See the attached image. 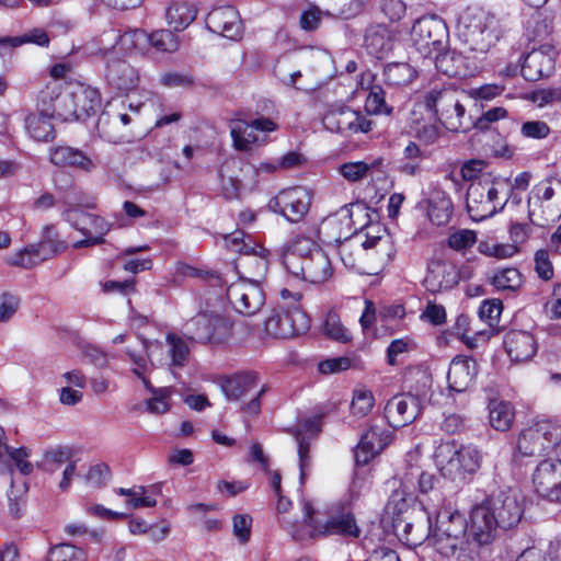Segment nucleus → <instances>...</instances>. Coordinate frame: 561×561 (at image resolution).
Listing matches in <instances>:
<instances>
[{"label": "nucleus", "mask_w": 561, "mask_h": 561, "mask_svg": "<svg viewBox=\"0 0 561 561\" xmlns=\"http://www.w3.org/2000/svg\"><path fill=\"white\" fill-rule=\"evenodd\" d=\"M474 531L472 508L469 523L458 510L443 507L436 514L435 524H431L430 546L444 558L473 561L480 548L489 545L480 541Z\"/></svg>", "instance_id": "obj_1"}, {"label": "nucleus", "mask_w": 561, "mask_h": 561, "mask_svg": "<svg viewBox=\"0 0 561 561\" xmlns=\"http://www.w3.org/2000/svg\"><path fill=\"white\" fill-rule=\"evenodd\" d=\"M473 528L480 541L492 543L499 531L515 529L524 516V499L513 488L493 492L474 505Z\"/></svg>", "instance_id": "obj_2"}, {"label": "nucleus", "mask_w": 561, "mask_h": 561, "mask_svg": "<svg viewBox=\"0 0 561 561\" xmlns=\"http://www.w3.org/2000/svg\"><path fill=\"white\" fill-rule=\"evenodd\" d=\"M411 39L415 49L424 57L433 59L438 71L456 73L457 70L448 61H461V55L447 50L448 28L445 22L428 15L417 19L411 28Z\"/></svg>", "instance_id": "obj_3"}, {"label": "nucleus", "mask_w": 561, "mask_h": 561, "mask_svg": "<svg viewBox=\"0 0 561 561\" xmlns=\"http://www.w3.org/2000/svg\"><path fill=\"white\" fill-rule=\"evenodd\" d=\"M280 299L265 321V331L276 339H293L305 334L310 329L311 320L300 301L302 295L283 288Z\"/></svg>", "instance_id": "obj_4"}, {"label": "nucleus", "mask_w": 561, "mask_h": 561, "mask_svg": "<svg viewBox=\"0 0 561 561\" xmlns=\"http://www.w3.org/2000/svg\"><path fill=\"white\" fill-rule=\"evenodd\" d=\"M457 31L461 44L478 54L488 53L500 38L495 16L480 8L466 9L459 16Z\"/></svg>", "instance_id": "obj_5"}, {"label": "nucleus", "mask_w": 561, "mask_h": 561, "mask_svg": "<svg viewBox=\"0 0 561 561\" xmlns=\"http://www.w3.org/2000/svg\"><path fill=\"white\" fill-rule=\"evenodd\" d=\"M304 527L291 531V536L297 541L327 537L332 535L345 537H359L360 530L356 524L352 512L344 511L341 514L332 515L325 524H320L313 517L314 510L310 502H305Z\"/></svg>", "instance_id": "obj_6"}, {"label": "nucleus", "mask_w": 561, "mask_h": 561, "mask_svg": "<svg viewBox=\"0 0 561 561\" xmlns=\"http://www.w3.org/2000/svg\"><path fill=\"white\" fill-rule=\"evenodd\" d=\"M401 507L397 517L393 518V531L397 537L409 547L422 545L425 540L430 542L431 516L421 507L403 508L408 506L407 500L400 497Z\"/></svg>", "instance_id": "obj_7"}, {"label": "nucleus", "mask_w": 561, "mask_h": 561, "mask_svg": "<svg viewBox=\"0 0 561 561\" xmlns=\"http://www.w3.org/2000/svg\"><path fill=\"white\" fill-rule=\"evenodd\" d=\"M561 190V182L547 179L535 185L528 196V218L531 224L545 226L559 217L561 202L553 199L556 191Z\"/></svg>", "instance_id": "obj_8"}, {"label": "nucleus", "mask_w": 561, "mask_h": 561, "mask_svg": "<svg viewBox=\"0 0 561 561\" xmlns=\"http://www.w3.org/2000/svg\"><path fill=\"white\" fill-rule=\"evenodd\" d=\"M561 428L550 421H541L524 430L517 440V450L523 456H540L557 447Z\"/></svg>", "instance_id": "obj_9"}, {"label": "nucleus", "mask_w": 561, "mask_h": 561, "mask_svg": "<svg viewBox=\"0 0 561 561\" xmlns=\"http://www.w3.org/2000/svg\"><path fill=\"white\" fill-rule=\"evenodd\" d=\"M229 319L218 313H198L185 324L188 340L197 343H221L231 335Z\"/></svg>", "instance_id": "obj_10"}, {"label": "nucleus", "mask_w": 561, "mask_h": 561, "mask_svg": "<svg viewBox=\"0 0 561 561\" xmlns=\"http://www.w3.org/2000/svg\"><path fill=\"white\" fill-rule=\"evenodd\" d=\"M64 218L85 237L73 244L76 249L104 243V236L111 229V225L105 219L98 215L87 213L79 207L67 209L64 213Z\"/></svg>", "instance_id": "obj_11"}, {"label": "nucleus", "mask_w": 561, "mask_h": 561, "mask_svg": "<svg viewBox=\"0 0 561 561\" xmlns=\"http://www.w3.org/2000/svg\"><path fill=\"white\" fill-rule=\"evenodd\" d=\"M324 128L331 133L352 136L358 133L371 130L374 122L369 119L368 113L353 110L348 106L330 108L322 117Z\"/></svg>", "instance_id": "obj_12"}, {"label": "nucleus", "mask_w": 561, "mask_h": 561, "mask_svg": "<svg viewBox=\"0 0 561 561\" xmlns=\"http://www.w3.org/2000/svg\"><path fill=\"white\" fill-rule=\"evenodd\" d=\"M312 202L310 192L302 186L280 191L270 199L268 208L293 224L304 220Z\"/></svg>", "instance_id": "obj_13"}, {"label": "nucleus", "mask_w": 561, "mask_h": 561, "mask_svg": "<svg viewBox=\"0 0 561 561\" xmlns=\"http://www.w3.org/2000/svg\"><path fill=\"white\" fill-rule=\"evenodd\" d=\"M497 190L489 183H471L467 191L466 206L470 218L481 221L492 217L504 204L497 203Z\"/></svg>", "instance_id": "obj_14"}, {"label": "nucleus", "mask_w": 561, "mask_h": 561, "mask_svg": "<svg viewBox=\"0 0 561 561\" xmlns=\"http://www.w3.org/2000/svg\"><path fill=\"white\" fill-rule=\"evenodd\" d=\"M227 298L236 311L244 316L255 314L265 302V295L259 283L245 278L228 286Z\"/></svg>", "instance_id": "obj_15"}, {"label": "nucleus", "mask_w": 561, "mask_h": 561, "mask_svg": "<svg viewBox=\"0 0 561 561\" xmlns=\"http://www.w3.org/2000/svg\"><path fill=\"white\" fill-rule=\"evenodd\" d=\"M457 100L458 95L455 90L433 88L424 94L422 104L446 129H455L461 126L456 116L451 115V108H458Z\"/></svg>", "instance_id": "obj_16"}, {"label": "nucleus", "mask_w": 561, "mask_h": 561, "mask_svg": "<svg viewBox=\"0 0 561 561\" xmlns=\"http://www.w3.org/2000/svg\"><path fill=\"white\" fill-rule=\"evenodd\" d=\"M457 100L458 95L455 90L433 88L424 94L422 104L446 129H455L461 126L456 116L451 115V108H458Z\"/></svg>", "instance_id": "obj_17"}, {"label": "nucleus", "mask_w": 561, "mask_h": 561, "mask_svg": "<svg viewBox=\"0 0 561 561\" xmlns=\"http://www.w3.org/2000/svg\"><path fill=\"white\" fill-rule=\"evenodd\" d=\"M277 125L271 118L260 117L248 123L243 119L232 121L230 134L236 149L247 151L253 145H261L266 141L265 136L259 133H271L276 130Z\"/></svg>", "instance_id": "obj_18"}, {"label": "nucleus", "mask_w": 561, "mask_h": 561, "mask_svg": "<svg viewBox=\"0 0 561 561\" xmlns=\"http://www.w3.org/2000/svg\"><path fill=\"white\" fill-rule=\"evenodd\" d=\"M533 484L538 495L561 503V460H542L533 474Z\"/></svg>", "instance_id": "obj_19"}, {"label": "nucleus", "mask_w": 561, "mask_h": 561, "mask_svg": "<svg viewBox=\"0 0 561 561\" xmlns=\"http://www.w3.org/2000/svg\"><path fill=\"white\" fill-rule=\"evenodd\" d=\"M420 413V399L410 393L392 397L385 407V417L393 428L411 424Z\"/></svg>", "instance_id": "obj_20"}, {"label": "nucleus", "mask_w": 561, "mask_h": 561, "mask_svg": "<svg viewBox=\"0 0 561 561\" xmlns=\"http://www.w3.org/2000/svg\"><path fill=\"white\" fill-rule=\"evenodd\" d=\"M38 106H43L48 115L65 122L72 121L76 116L72 90L60 92L57 85H48L41 91Z\"/></svg>", "instance_id": "obj_21"}, {"label": "nucleus", "mask_w": 561, "mask_h": 561, "mask_svg": "<svg viewBox=\"0 0 561 561\" xmlns=\"http://www.w3.org/2000/svg\"><path fill=\"white\" fill-rule=\"evenodd\" d=\"M390 433L380 426L371 425L367 432L360 436L354 458L357 466L367 465L376 455L381 453L390 443Z\"/></svg>", "instance_id": "obj_22"}, {"label": "nucleus", "mask_w": 561, "mask_h": 561, "mask_svg": "<svg viewBox=\"0 0 561 561\" xmlns=\"http://www.w3.org/2000/svg\"><path fill=\"white\" fill-rule=\"evenodd\" d=\"M458 282L459 273L454 265L434 260L428 263L423 285L427 291L437 294L454 288Z\"/></svg>", "instance_id": "obj_23"}, {"label": "nucleus", "mask_w": 561, "mask_h": 561, "mask_svg": "<svg viewBox=\"0 0 561 561\" xmlns=\"http://www.w3.org/2000/svg\"><path fill=\"white\" fill-rule=\"evenodd\" d=\"M297 267L298 270L288 268L287 271L313 284L323 283L332 275L330 259L323 250H316L307 260L300 261Z\"/></svg>", "instance_id": "obj_24"}, {"label": "nucleus", "mask_w": 561, "mask_h": 561, "mask_svg": "<svg viewBox=\"0 0 561 561\" xmlns=\"http://www.w3.org/2000/svg\"><path fill=\"white\" fill-rule=\"evenodd\" d=\"M105 78L107 83L121 92H128L137 87V70L124 59L107 56Z\"/></svg>", "instance_id": "obj_25"}, {"label": "nucleus", "mask_w": 561, "mask_h": 561, "mask_svg": "<svg viewBox=\"0 0 561 561\" xmlns=\"http://www.w3.org/2000/svg\"><path fill=\"white\" fill-rule=\"evenodd\" d=\"M206 26L213 33L231 39L237 38L241 32L238 11L231 5L211 10L207 14Z\"/></svg>", "instance_id": "obj_26"}, {"label": "nucleus", "mask_w": 561, "mask_h": 561, "mask_svg": "<svg viewBox=\"0 0 561 561\" xmlns=\"http://www.w3.org/2000/svg\"><path fill=\"white\" fill-rule=\"evenodd\" d=\"M322 416L317 415L299 423L296 431V440L298 444L300 481L304 482L306 472L311 466L309 456L311 436H316L321 432Z\"/></svg>", "instance_id": "obj_27"}, {"label": "nucleus", "mask_w": 561, "mask_h": 561, "mask_svg": "<svg viewBox=\"0 0 561 561\" xmlns=\"http://www.w3.org/2000/svg\"><path fill=\"white\" fill-rule=\"evenodd\" d=\"M477 373V363L471 357H454L447 374L448 389L455 392L466 391L472 385Z\"/></svg>", "instance_id": "obj_28"}, {"label": "nucleus", "mask_w": 561, "mask_h": 561, "mask_svg": "<svg viewBox=\"0 0 561 561\" xmlns=\"http://www.w3.org/2000/svg\"><path fill=\"white\" fill-rule=\"evenodd\" d=\"M554 68V57L551 48L543 47L528 53L522 64V75L527 81H537L550 76Z\"/></svg>", "instance_id": "obj_29"}, {"label": "nucleus", "mask_w": 561, "mask_h": 561, "mask_svg": "<svg viewBox=\"0 0 561 561\" xmlns=\"http://www.w3.org/2000/svg\"><path fill=\"white\" fill-rule=\"evenodd\" d=\"M503 344L514 362H526L537 352V342L528 331L510 330L504 336Z\"/></svg>", "instance_id": "obj_30"}, {"label": "nucleus", "mask_w": 561, "mask_h": 561, "mask_svg": "<svg viewBox=\"0 0 561 561\" xmlns=\"http://www.w3.org/2000/svg\"><path fill=\"white\" fill-rule=\"evenodd\" d=\"M364 46L368 54L382 58L392 50L393 38L387 26L382 24L369 25L364 35Z\"/></svg>", "instance_id": "obj_31"}, {"label": "nucleus", "mask_w": 561, "mask_h": 561, "mask_svg": "<svg viewBox=\"0 0 561 561\" xmlns=\"http://www.w3.org/2000/svg\"><path fill=\"white\" fill-rule=\"evenodd\" d=\"M259 386L255 373L237 374L221 382V390L230 401H238L256 390Z\"/></svg>", "instance_id": "obj_32"}, {"label": "nucleus", "mask_w": 561, "mask_h": 561, "mask_svg": "<svg viewBox=\"0 0 561 561\" xmlns=\"http://www.w3.org/2000/svg\"><path fill=\"white\" fill-rule=\"evenodd\" d=\"M50 161L58 167L76 168L87 172L94 168V163L83 151L69 146L51 149Z\"/></svg>", "instance_id": "obj_33"}, {"label": "nucleus", "mask_w": 561, "mask_h": 561, "mask_svg": "<svg viewBox=\"0 0 561 561\" xmlns=\"http://www.w3.org/2000/svg\"><path fill=\"white\" fill-rule=\"evenodd\" d=\"M316 250H322L314 241L306 237H297L287 243L283 254V264L286 270L296 268L300 261L307 260Z\"/></svg>", "instance_id": "obj_34"}, {"label": "nucleus", "mask_w": 561, "mask_h": 561, "mask_svg": "<svg viewBox=\"0 0 561 561\" xmlns=\"http://www.w3.org/2000/svg\"><path fill=\"white\" fill-rule=\"evenodd\" d=\"M76 116L75 119H85L101 106V95L96 89L79 84L72 89Z\"/></svg>", "instance_id": "obj_35"}, {"label": "nucleus", "mask_w": 561, "mask_h": 561, "mask_svg": "<svg viewBox=\"0 0 561 561\" xmlns=\"http://www.w3.org/2000/svg\"><path fill=\"white\" fill-rule=\"evenodd\" d=\"M140 38H147L152 47L163 53H174L179 49V41L174 33L169 30H160L151 33L149 36L145 32L135 30L133 32L125 33L122 41H138Z\"/></svg>", "instance_id": "obj_36"}, {"label": "nucleus", "mask_w": 561, "mask_h": 561, "mask_svg": "<svg viewBox=\"0 0 561 561\" xmlns=\"http://www.w3.org/2000/svg\"><path fill=\"white\" fill-rule=\"evenodd\" d=\"M38 113L30 114L25 119V127L30 136L37 141H50L55 138V128L51 119L43 106H38Z\"/></svg>", "instance_id": "obj_37"}, {"label": "nucleus", "mask_w": 561, "mask_h": 561, "mask_svg": "<svg viewBox=\"0 0 561 561\" xmlns=\"http://www.w3.org/2000/svg\"><path fill=\"white\" fill-rule=\"evenodd\" d=\"M197 15L196 8L184 0L173 1L167 9V21L175 31L186 28Z\"/></svg>", "instance_id": "obj_38"}, {"label": "nucleus", "mask_w": 561, "mask_h": 561, "mask_svg": "<svg viewBox=\"0 0 561 561\" xmlns=\"http://www.w3.org/2000/svg\"><path fill=\"white\" fill-rule=\"evenodd\" d=\"M489 423L500 432L508 431L515 420V410L507 401L493 399L489 402Z\"/></svg>", "instance_id": "obj_39"}, {"label": "nucleus", "mask_w": 561, "mask_h": 561, "mask_svg": "<svg viewBox=\"0 0 561 561\" xmlns=\"http://www.w3.org/2000/svg\"><path fill=\"white\" fill-rule=\"evenodd\" d=\"M436 460L445 474L453 478L463 477L458 448L454 444H443L437 448Z\"/></svg>", "instance_id": "obj_40"}, {"label": "nucleus", "mask_w": 561, "mask_h": 561, "mask_svg": "<svg viewBox=\"0 0 561 561\" xmlns=\"http://www.w3.org/2000/svg\"><path fill=\"white\" fill-rule=\"evenodd\" d=\"M491 284L496 290L516 293L524 284V276L515 267L497 270L491 277Z\"/></svg>", "instance_id": "obj_41"}, {"label": "nucleus", "mask_w": 561, "mask_h": 561, "mask_svg": "<svg viewBox=\"0 0 561 561\" xmlns=\"http://www.w3.org/2000/svg\"><path fill=\"white\" fill-rule=\"evenodd\" d=\"M33 245L43 262L61 253L67 248L66 243L58 239V233L54 226L44 227L42 240Z\"/></svg>", "instance_id": "obj_42"}, {"label": "nucleus", "mask_w": 561, "mask_h": 561, "mask_svg": "<svg viewBox=\"0 0 561 561\" xmlns=\"http://www.w3.org/2000/svg\"><path fill=\"white\" fill-rule=\"evenodd\" d=\"M165 341L169 345L170 366L172 368L186 366L191 357V348L187 341L175 333H168Z\"/></svg>", "instance_id": "obj_43"}, {"label": "nucleus", "mask_w": 561, "mask_h": 561, "mask_svg": "<svg viewBox=\"0 0 561 561\" xmlns=\"http://www.w3.org/2000/svg\"><path fill=\"white\" fill-rule=\"evenodd\" d=\"M238 163H225L219 170L220 191L226 199L238 198L241 190V181L237 176Z\"/></svg>", "instance_id": "obj_44"}, {"label": "nucleus", "mask_w": 561, "mask_h": 561, "mask_svg": "<svg viewBox=\"0 0 561 561\" xmlns=\"http://www.w3.org/2000/svg\"><path fill=\"white\" fill-rule=\"evenodd\" d=\"M389 85H407L417 76V71L408 62H390L383 69Z\"/></svg>", "instance_id": "obj_45"}, {"label": "nucleus", "mask_w": 561, "mask_h": 561, "mask_svg": "<svg viewBox=\"0 0 561 561\" xmlns=\"http://www.w3.org/2000/svg\"><path fill=\"white\" fill-rule=\"evenodd\" d=\"M414 480H417V486L421 493H427L434 488L435 476L428 472H420L417 468H411L410 472H408L403 480L402 492L396 491L392 496L389 505L393 502H397L400 497H403V494L407 493L405 490H409L411 485L414 484Z\"/></svg>", "instance_id": "obj_46"}, {"label": "nucleus", "mask_w": 561, "mask_h": 561, "mask_svg": "<svg viewBox=\"0 0 561 561\" xmlns=\"http://www.w3.org/2000/svg\"><path fill=\"white\" fill-rule=\"evenodd\" d=\"M453 214V203L449 197L438 195L430 199L428 217L437 226L446 225Z\"/></svg>", "instance_id": "obj_47"}, {"label": "nucleus", "mask_w": 561, "mask_h": 561, "mask_svg": "<svg viewBox=\"0 0 561 561\" xmlns=\"http://www.w3.org/2000/svg\"><path fill=\"white\" fill-rule=\"evenodd\" d=\"M84 549L70 543H59L50 548L47 561H87Z\"/></svg>", "instance_id": "obj_48"}, {"label": "nucleus", "mask_w": 561, "mask_h": 561, "mask_svg": "<svg viewBox=\"0 0 561 561\" xmlns=\"http://www.w3.org/2000/svg\"><path fill=\"white\" fill-rule=\"evenodd\" d=\"M72 457L71 449L65 446H56L44 453L43 462L38 467L47 472H55L62 463Z\"/></svg>", "instance_id": "obj_49"}, {"label": "nucleus", "mask_w": 561, "mask_h": 561, "mask_svg": "<svg viewBox=\"0 0 561 561\" xmlns=\"http://www.w3.org/2000/svg\"><path fill=\"white\" fill-rule=\"evenodd\" d=\"M323 332L330 339L341 343H347L352 339L350 331L342 324L339 314L334 311L328 312L323 323Z\"/></svg>", "instance_id": "obj_50"}, {"label": "nucleus", "mask_w": 561, "mask_h": 561, "mask_svg": "<svg viewBox=\"0 0 561 561\" xmlns=\"http://www.w3.org/2000/svg\"><path fill=\"white\" fill-rule=\"evenodd\" d=\"M153 397L147 400V410L152 414H162L170 410V403L168 402L171 397L173 389L172 387L153 388L148 389Z\"/></svg>", "instance_id": "obj_51"}, {"label": "nucleus", "mask_w": 561, "mask_h": 561, "mask_svg": "<svg viewBox=\"0 0 561 561\" xmlns=\"http://www.w3.org/2000/svg\"><path fill=\"white\" fill-rule=\"evenodd\" d=\"M24 43H34L39 46H48L49 37L44 30L34 28L23 36L0 38V46L10 45L12 47H18Z\"/></svg>", "instance_id": "obj_52"}, {"label": "nucleus", "mask_w": 561, "mask_h": 561, "mask_svg": "<svg viewBox=\"0 0 561 561\" xmlns=\"http://www.w3.org/2000/svg\"><path fill=\"white\" fill-rule=\"evenodd\" d=\"M30 454L31 451L26 447L12 448L8 446L7 460L11 466V471L8 472H13L14 465L22 474H31L33 471V465L26 460L30 457Z\"/></svg>", "instance_id": "obj_53"}, {"label": "nucleus", "mask_w": 561, "mask_h": 561, "mask_svg": "<svg viewBox=\"0 0 561 561\" xmlns=\"http://www.w3.org/2000/svg\"><path fill=\"white\" fill-rule=\"evenodd\" d=\"M343 264L348 268H355L360 255L359 241L356 238H347L341 241L337 248Z\"/></svg>", "instance_id": "obj_54"}, {"label": "nucleus", "mask_w": 561, "mask_h": 561, "mask_svg": "<svg viewBox=\"0 0 561 561\" xmlns=\"http://www.w3.org/2000/svg\"><path fill=\"white\" fill-rule=\"evenodd\" d=\"M478 250L486 256L496 259H508L518 252V248L515 244H500L488 241H481L478 245Z\"/></svg>", "instance_id": "obj_55"}, {"label": "nucleus", "mask_w": 561, "mask_h": 561, "mask_svg": "<svg viewBox=\"0 0 561 561\" xmlns=\"http://www.w3.org/2000/svg\"><path fill=\"white\" fill-rule=\"evenodd\" d=\"M374 401V396L369 390L357 389L353 394L351 411L354 415L365 416L373 409Z\"/></svg>", "instance_id": "obj_56"}, {"label": "nucleus", "mask_w": 561, "mask_h": 561, "mask_svg": "<svg viewBox=\"0 0 561 561\" xmlns=\"http://www.w3.org/2000/svg\"><path fill=\"white\" fill-rule=\"evenodd\" d=\"M10 265L20 266L23 268H32L39 263H42V259L38 255L35 247L33 244L24 248L20 252L15 253L8 260Z\"/></svg>", "instance_id": "obj_57"}, {"label": "nucleus", "mask_w": 561, "mask_h": 561, "mask_svg": "<svg viewBox=\"0 0 561 561\" xmlns=\"http://www.w3.org/2000/svg\"><path fill=\"white\" fill-rule=\"evenodd\" d=\"M477 241V233L473 230L461 229L448 237V245L455 251H463L471 248Z\"/></svg>", "instance_id": "obj_58"}, {"label": "nucleus", "mask_w": 561, "mask_h": 561, "mask_svg": "<svg viewBox=\"0 0 561 561\" xmlns=\"http://www.w3.org/2000/svg\"><path fill=\"white\" fill-rule=\"evenodd\" d=\"M462 473H473L480 468V453L471 447L458 448Z\"/></svg>", "instance_id": "obj_59"}, {"label": "nucleus", "mask_w": 561, "mask_h": 561, "mask_svg": "<svg viewBox=\"0 0 561 561\" xmlns=\"http://www.w3.org/2000/svg\"><path fill=\"white\" fill-rule=\"evenodd\" d=\"M233 535L240 543H247L251 537L252 517L249 514H237L232 518Z\"/></svg>", "instance_id": "obj_60"}, {"label": "nucleus", "mask_w": 561, "mask_h": 561, "mask_svg": "<svg viewBox=\"0 0 561 561\" xmlns=\"http://www.w3.org/2000/svg\"><path fill=\"white\" fill-rule=\"evenodd\" d=\"M535 271L546 282L553 277V266L547 250L541 249L535 253Z\"/></svg>", "instance_id": "obj_61"}, {"label": "nucleus", "mask_w": 561, "mask_h": 561, "mask_svg": "<svg viewBox=\"0 0 561 561\" xmlns=\"http://www.w3.org/2000/svg\"><path fill=\"white\" fill-rule=\"evenodd\" d=\"M520 134L527 138L543 139L550 134V127L542 121H528L522 125Z\"/></svg>", "instance_id": "obj_62"}, {"label": "nucleus", "mask_w": 561, "mask_h": 561, "mask_svg": "<svg viewBox=\"0 0 561 561\" xmlns=\"http://www.w3.org/2000/svg\"><path fill=\"white\" fill-rule=\"evenodd\" d=\"M20 298L10 293L0 296V323L9 321L18 311Z\"/></svg>", "instance_id": "obj_63"}, {"label": "nucleus", "mask_w": 561, "mask_h": 561, "mask_svg": "<svg viewBox=\"0 0 561 561\" xmlns=\"http://www.w3.org/2000/svg\"><path fill=\"white\" fill-rule=\"evenodd\" d=\"M342 175L352 182L359 181L368 176V167L364 161L347 162L341 165Z\"/></svg>", "instance_id": "obj_64"}]
</instances>
